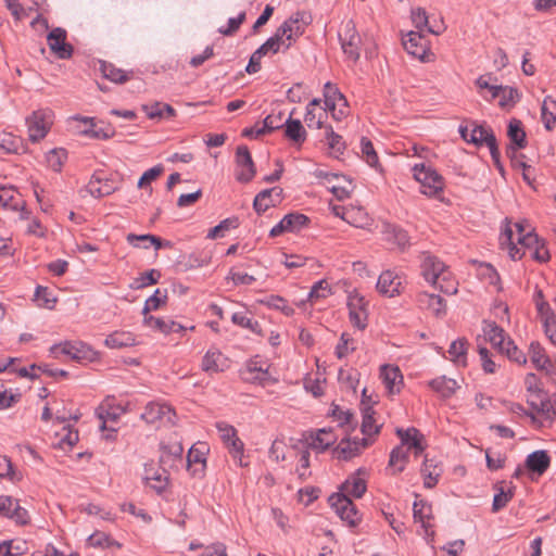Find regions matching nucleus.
Segmentation results:
<instances>
[{
  "instance_id": "1",
  "label": "nucleus",
  "mask_w": 556,
  "mask_h": 556,
  "mask_svg": "<svg viewBox=\"0 0 556 556\" xmlns=\"http://www.w3.org/2000/svg\"><path fill=\"white\" fill-rule=\"evenodd\" d=\"M505 222L506 226L500 236V244L503 250L508 251V255L511 260H520L526 251H529L531 257L539 263H546L549 260L551 255L543 239L539 238L534 232L529 231L526 237L519 239V248L514 241V232L509 226L508 219L506 218Z\"/></svg>"
},
{
  "instance_id": "2",
  "label": "nucleus",
  "mask_w": 556,
  "mask_h": 556,
  "mask_svg": "<svg viewBox=\"0 0 556 556\" xmlns=\"http://www.w3.org/2000/svg\"><path fill=\"white\" fill-rule=\"evenodd\" d=\"M420 269L421 276L428 283L438 288L443 293H456V287L450 281L451 273L437 256L430 253H422Z\"/></svg>"
},
{
  "instance_id": "3",
  "label": "nucleus",
  "mask_w": 556,
  "mask_h": 556,
  "mask_svg": "<svg viewBox=\"0 0 556 556\" xmlns=\"http://www.w3.org/2000/svg\"><path fill=\"white\" fill-rule=\"evenodd\" d=\"M311 22L312 16L308 13L296 11L277 28L273 37L277 38V42L286 51L304 34L305 27Z\"/></svg>"
},
{
  "instance_id": "4",
  "label": "nucleus",
  "mask_w": 556,
  "mask_h": 556,
  "mask_svg": "<svg viewBox=\"0 0 556 556\" xmlns=\"http://www.w3.org/2000/svg\"><path fill=\"white\" fill-rule=\"evenodd\" d=\"M414 178L420 184L421 193L427 197H437L443 191V177L430 165L424 162L413 166Z\"/></svg>"
},
{
  "instance_id": "5",
  "label": "nucleus",
  "mask_w": 556,
  "mask_h": 556,
  "mask_svg": "<svg viewBox=\"0 0 556 556\" xmlns=\"http://www.w3.org/2000/svg\"><path fill=\"white\" fill-rule=\"evenodd\" d=\"M216 429L219 433V437L223 443L228 448L235 460H238V464L243 467L248 466V463L243 462V442L237 437V430L233 426L225 422L218 421L216 422Z\"/></svg>"
},
{
  "instance_id": "6",
  "label": "nucleus",
  "mask_w": 556,
  "mask_h": 556,
  "mask_svg": "<svg viewBox=\"0 0 556 556\" xmlns=\"http://www.w3.org/2000/svg\"><path fill=\"white\" fill-rule=\"evenodd\" d=\"M53 123V113L51 110H38L26 119L28 126V136L33 142L43 139Z\"/></svg>"
},
{
  "instance_id": "7",
  "label": "nucleus",
  "mask_w": 556,
  "mask_h": 556,
  "mask_svg": "<svg viewBox=\"0 0 556 556\" xmlns=\"http://www.w3.org/2000/svg\"><path fill=\"white\" fill-rule=\"evenodd\" d=\"M175 412L172 407L165 403H149L144 412L141 414V418L149 425L156 428L166 425L175 424Z\"/></svg>"
},
{
  "instance_id": "8",
  "label": "nucleus",
  "mask_w": 556,
  "mask_h": 556,
  "mask_svg": "<svg viewBox=\"0 0 556 556\" xmlns=\"http://www.w3.org/2000/svg\"><path fill=\"white\" fill-rule=\"evenodd\" d=\"M329 504L336 514L350 527H356L361 521L356 506L345 494H332L329 497Z\"/></svg>"
},
{
  "instance_id": "9",
  "label": "nucleus",
  "mask_w": 556,
  "mask_h": 556,
  "mask_svg": "<svg viewBox=\"0 0 556 556\" xmlns=\"http://www.w3.org/2000/svg\"><path fill=\"white\" fill-rule=\"evenodd\" d=\"M51 353L54 355L64 354L79 363L94 361L97 353L90 346L83 342H64L51 346Z\"/></svg>"
},
{
  "instance_id": "10",
  "label": "nucleus",
  "mask_w": 556,
  "mask_h": 556,
  "mask_svg": "<svg viewBox=\"0 0 556 556\" xmlns=\"http://www.w3.org/2000/svg\"><path fill=\"white\" fill-rule=\"evenodd\" d=\"M341 47L344 54L354 63L361 55V36L357 34L353 22H348L343 31L339 34Z\"/></svg>"
},
{
  "instance_id": "11",
  "label": "nucleus",
  "mask_w": 556,
  "mask_h": 556,
  "mask_svg": "<svg viewBox=\"0 0 556 556\" xmlns=\"http://www.w3.org/2000/svg\"><path fill=\"white\" fill-rule=\"evenodd\" d=\"M255 165L247 146H239L236 150V179L249 182L255 176Z\"/></svg>"
},
{
  "instance_id": "12",
  "label": "nucleus",
  "mask_w": 556,
  "mask_h": 556,
  "mask_svg": "<svg viewBox=\"0 0 556 556\" xmlns=\"http://www.w3.org/2000/svg\"><path fill=\"white\" fill-rule=\"evenodd\" d=\"M403 288V277L396 271L387 269L382 271L377 281V290L380 294L393 298L400 295Z\"/></svg>"
},
{
  "instance_id": "13",
  "label": "nucleus",
  "mask_w": 556,
  "mask_h": 556,
  "mask_svg": "<svg viewBox=\"0 0 556 556\" xmlns=\"http://www.w3.org/2000/svg\"><path fill=\"white\" fill-rule=\"evenodd\" d=\"M396 434L401 440V444L406 450H413L415 456L424 453L427 444L424 434L415 427L407 429L397 428Z\"/></svg>"
},
{
  "instance_id": "14",
  "label": "nucleus",
  "mask_w": 556,
  "mask_h": 556,
  "mask_svg": "<svg viewBox=\"0 0 556 556\" xmlns=\"http://www.w3.org/2000/svg\"><path fill=\"white\" fill-rule=\"evenodd\" d=\"M85 190L93 198H103L115 192L117 186L103 172H96L86 185Z\"/></svg>"
},
{
  "instance_id": "15",
  "label": "nucleus",
  "mask_w": 556,
  "mask_h": 556,
  "mask_svg": "<svg viewBox=\"0 0 556 556\" xmlns=\"http://www.w3.org/2000/svg\"><path fill=\"white\" fill-rule=\"evenodd\" d=\"M0 208L21 212V218H28L29 213L25 208V202L21 194L12 187L0 188Z\"/></svg>"
},
{
  "instance_id": "16",
  "label": "nucleus",
  "mask_w": 556,
  "mask_h": 556,
  "mask_svg": "<svg viewBox=\"0 0 556 556\" xmlns=\"http://www.w3.org/2000/svg\"><path fill=\"white\" fill-rule=\"evenodd\" d=\"M48 45L50 50L58 55V58L66 60L73 54V47L66 42V30L56 27L53 28L48 37Z\"/></svg>"
},
{
  "instance_id": "17",
  "label": "nucleus",
  "mask_w": 556,
  "mask_h": 556,
  "mask_svg": "<svg viewBox=\"0 0 556 556\" xmlns=\"http://www.w3.org/2000/svg\"><path fill=\"white\" fill-rule=\"evenodd\" d=\"M365 305L366 303L363 296L358 294L349 296V318L351 324L359 330H364L367 327V311Z\"/></svg>"
},
{
  "instance_id": "18",
  "label": "nucleus",
  "mask_w": 556,
  "mask_h": 556,
  "mask_svg": "<svg viewBox=\"0 0 556 556\" xmlns=\"http://www.w3.org/2000/svg\"><path fill=\"white\" fill-rule=\"evenodd\" d=\"M281 49L277 42V38L269 37L261 47H258L250 56L249 63L245 67L247 73L255 74L261 70V60L269 52L277 53Z\"/></svg>"
},
{
  "instance_id": "19",
  "label": "nucleus",
  "mask_w": 556,
  "mask_h": 556,
  "mask_svg": "<svg viewBox=\"0 0 556 556\" xmlns=\"http://www.w3.org/2000/svg\"><path fill=\"white\" fill-rule=\"evenodd\" d=\"M371 443L372 441L369 438L341 440V442L336 447L334 453L337 454L338 458L346 460L358 455L362 450L366 448Z\"/></svg>"
},
{
  "instance_id": "20",
  "label": "nucleus",
  "mask_w": 556,
  "mask_h": 556,
  "mask_svg": "<svg viewBox=\"0 0 556 556\" xmlns=\"http://www.w3.org/2000/svg\"><path fill=\"white\" fill-rule=\"evenodd\" d=\"M281 199L282 189L280 187L265 189L256 194L253 202V207L258 214H261L264 213L269 207L279 204Z\"/></svg>"
},
{
  "instance_id": "21",
  "label": "nucleus",
  "mask_w": 556,
  "mask_h": 556,
  "mask_svg": "<svg viewBox=\"0 0 556 556\" xmlns=\"http://www.w3.org/2000/svg\"><path fill=\"white\" fill-rule=\"evenodd\" d=\"M229 367V359L217 349H210L202 359V369L205 372H219Z\"/></svg>"
},
{
  "instance_id": "22",
  "label": "nucleus",
  "mask_w": 556,
  "mask_h": 556,
  "mask_svg": "<svg viewBox=\"0 0 556 556\" xmlns=\"http://www.w3.org/2000/svg\"><path fill=\"white\" fill-rule=\"evenodd\" d=\"M416 301L420 308L428 309L435 316H442L445 314V302L438 294H432L422 291L417 294Z\"/></svg>"
},
{
  "instance_id": "23",
  "label": "nucleus",
  "mask_w": 556,
  "mask_h": 556,
  "mask_svg": "<svg viewBox=\"0 0 556 556\" xmlns=\"http://www.w3.org/2000/svg\"><path fill=\"white\" fill-rule=\"evenodd\" d=\"M143 324L144 326L157 330L164 334L168 333H177L185 331L187 328L180 325L177 321H174L172 319H165V318H157L152 315H147L143 317Z\"/></svg>"
},
{
  "instance_id": "24",
  "label": "nucleus",
  "mask_w": 556,
  "mask_h": 556,
  "mask_svg": "<svg viewBox=\"0 0 556 556\" xmlns=\"http://www.w3.org/2000/svg\"><path fill=\"white\" fill-rule=\"evenodd\" d=\"M551 465V457L544 450H539L530 453L526 458V468L539 476H542Z\"/></svg>"
},
{
  "instance_id": "25",
  "label": "nucleus",
  "mask_w": 556,
  "mask_h": 556,
  "mask_svg": "<svg viewBox=\"0 0 556 556\" xmlns=\"http://www.w3.org/2000/svg\"><path fill=\"white\" fill-rule=\"evenodd\" d=\"M482 330L485 340L489 341L494 349H503L508 338L502 327H500L495 321L484 320Z\"/></svg>"
},
{
  "instance_id": "26",
  "label": "nucleus",
  "mask_w": 556,
  "mask_h": 556,
  "mask_svg": "<svg viewBox=\"0 0 556 556\" xmlns=\"http://www.w3.org/2000/svg\"><path fill=\"white\" fill-rule=\"evenodd\" d=\"M404 49L412 55L424 60L427 51V43L424 36L418 31H409L403 39Z\"/></svg>"
},
{
  "instance_id": "27",
  "label": "nucleus",
  "mask_w": 556,
  "mask_h": 556,
  "mask_svg": "<svg viewBox=\"0 0 556 556\" xmlns=\"http://www.w3.org/2000/svg\"><path fill=\"white\" fill-rule=\"evenodd\" d=\"M488 100H494L498 98V104L502 108H510L519 100V93L517 89L511 87H494L491 88V97L483 94Z\"/></svg>"
},
{
  "instance_id": "28",
  "label": "nucleus",
  "mask_w": 556,
  "mask_h": 556,
  "mask_svg": "<svg viewBox=\"0 0 556 556\" xmlns=\"http://www.w3.org/2000/svg\"><path fill=\"white\" fill-rule=\"evenodd\" d=\"M469 142L475 143L476 146L485 144L489 150L497 146L493 130L490 127H485L483 125L473 126V128L470 130Z\"/></svg>"
},
{
  "instance_id": "29",
  "label": "nucleus",
  "mask_w": 556,
  "mask_h": 556,
  "mask_svg": "<svg viewBox=\"0 0 556 556\" xmlns=\"http://www.w3.org/2000/svg\"><path fill=\"white\" fill-rule=\"evenodd\" d=\"M285 137L295 144H302L306 140V130L300 119L289 116L285 121Z\"/></svg>"
},
{
  "instance_id": "30",
  "label": "nucleus",
  "mask_w": 556,
  "mask_h": 556,
  "mask_svg": "<svg viewBox=\"0 0 556 556\" xmlns=\"http://www.w3.org/2000/svg\"><path fill=\"white\" fill-rule=\"evenodd\" d=\"M525 383L527 391L530 393L528 403L540 414L541 401H548L549 399H546L545 393L539 388L538 378L534 374H528Z\"/></svg>"
},
{
  "instance_id": "31",
  "label": "nucleus",
  "mask_w": 556,
  "mask_h": 556,
  "mask_svg": "<svg viewBox=\"0 0 556 556\" xmlns=\"http://www.w3.org/2000/svg\"><path fill=\"white\" fill-rule=\"evenodd\" d=\"M311 446L319 452L326 451L338 440L337 435L330 428H323L317 430L314 434L311 435Z\"/></svg>"
},
{
  "instance_id": "32",
  "label": "nucleus",
  "mask_w": 556,
  "mask_h": 556,
  "mask_svg": "<svg viewBox=\"0 0 556 556\" xmlns=\"http://www.w3.org/2000/svg\"><path fill=\"white\" fill-rule=\"evenodd\" d=\"M429 387L441 397H451L458 388L456 380L441 376L429 381Z\"/></svg>"
},
{
  "instance_id": "33",
  "label": "nucleus",
  "mask_w": 556,
  "mask_h": 556,
  "mask_svg": "<svg viewBox=\"0 0 556 556\" xmlns=\"http://www.w3.org/2000/svg\"><path fill=\"white\" fill-rule=\"evenodd\" d=\"M104 344L110 349L129 348L136 344V338L128 331H114L105 338Z\"/></svg>"
},
{
  "instance_id": "34",
  "label": "nucleus",
  "mask_w": 556,
  "mask_h": 556,
  "mask_svg": "<svg viewBox=\"0 0 556 556\" xmlns=\"http://www.w3.org/2000/svg\"><path fill=\"white\" fill-rule=\"evenodd\" d=\"M381 378L386 388L391 392H399L400 384L402 383L403 376L399 369V367L384 365L381 368Z\"/></svg>"
},
{
  "instance_id": "35",
  "label": "nucleus",
  "mask_w": 556,
  "mask_h": 556,
  "mask_svg": "<svg viewBox=\"0 0 556 556\" xmlns=\"http://www.w3.org/2000/svg\"><path fill=\"white\" fill-rule=\"evenodd\" d=\"M384 235L389 242L397 245L401 250H405L410 244L407 231L395 225H386Z\"/></svg>"
},
{
  "instance_id": "36",
  "label": "nucleus",
  "mask_w": 556,
  "mask_h": 556,
  "mask_svg": "<svg viewBox=\"0 0 556 556\" xmlns=\"http://www.w3.org/2000/svg\"><path fill=\"white\" fill-rule=\"evenodd\" d=\"M420 472L424 477L425 488L432 489L438 483V479L442 473V469L437 464H434L432 459H428L426 457Z\"/></svg>"
},
{
  "instance_id": "37",
  "label": "nucleus",
  "mask_w": 556,
  "mask_h": 556,
  "mask_svg": "<svg viewBox=\"0 0 556 556\" xmlns=\"http://www.w3.org/2000/svg\"><path fill=\"white\" fill-rule=\"evenodd\" d=\"M529 356L534 367L539 370L547 369L551 365V361L545 354L544 348L538 341H532L530 343Z\"/></svg>"
},
{
  "instance_id": "38",
  "label": "nucleus",
  "mask_w": 556,
  "mask_h": 556,
  "mask_svg": "<svg viewBox=\"0 0 556 556\" xmlns=\"http://www.w3.org/2000/svg\"><path fill=\"white\" fill-rule=\"evenodd\" d=\"M507 135L510 141L515 144V149H523L527 146L526 132L519 119L513 118L508 124Z\"/></svg>"
},
{
  "instance_id": "39",
  "label": "nucleus",
  "mask_w": 556,
  "mask_h": 556,
  "mask_svg": "<svg viewBox=\"0 0 556 556\" xmlns=\"http://www.w3.org/2000/svg\"><path fill=\"white\" fill-rule=\"evenodd\" d=\"M366 481L357 476H352L342 484L343 494L359 498L366 492Z\"/></svg>"
},
{
  "instance_id": "40",
  "label": "nucleus",
  "mask_w": 556,
  "mask_h": 556,
  "mask_svg": "<svg viewBox=\"0 0 556 556\" xmlns=\"http://www.w3.org/2000/svg\"><path fill=\"white\" fill-rule=\"evenodd\" d=\"M448 358L457 365H466L467 341L465 339H457L453 341L448 349Z\"/></svg>"
},
{
  "instance_id": "41",
  "label": "nucleus",
  "mask_w": 556,
  "mask_h": 556,
  "mask_svg": "<svg viewBox=\"0 0 556 556\" xmlns=\"http://www.w3.org/2000/svg\"><path fill=\"white\" fill-rule=\"evenodd\" d=\"M408 452L403 445H397L391 451L389 466L394 467V473H400L405 469Z\"/></svg>"
},
{
  "instance_id": "42",
  "label": "nucleus",
  "mask_w": 556,
  "mask_h": 556,
  "mask_svg": "<svg viewBox=\"0 0 556 556\" xmlns=\"http://www.w3.org/2000/svg\"><path fill=\"white\" fill-rule=\"evenodd\" d=\"M498 352L506 355L509 361L515 362L518 365L527 363L526 354L519 350L515 342L509 338L505 342L503 349H500Z\"/></svg>"
},
{
  "instance_id": "43",
  "label": "nucleus",
  "mask_w": 556,
  "mask_h": 556,
  "mask_svg": "<svg viewBox=\"0 0 556 556\" xmlns=\"http://www.w3.org/2000/svg\"><path fill=\"white\" fill-rule=\"evenodd\" d=\"M205 446L201 445H193L190 447L188 455H187V465L188 467H191L192 465H200L201 468L194 469V473L198 471H203L205 468L206 457H205Z\"/></svg>"
},
{
  "instance_id": "44",
  "label": "nucleus",
  "mask_w": 556,
  "mask_h": 556,
  "mask_svg": "<svg viewBox=\"0 0 556 556\" xmlns=\"http://www.w3.org/2000/svg\"><path fill=\"white\" fill-rule=\"evenodd\" d=\"M100 71L104 78L116 83L123 84L128 80V75L121 68H116L113 64L102 62L100 65Z\"/></svg>"
},
{
  "instance_id": "45",
  "label": "nucleus",
  "mask_w": 556,
  "mask_h": 556,
  "mask_svg": "<svg viewBox=\"0 0 556 556\" xmlns=\"http://www.w3.org/2000/svg\"><path fill=\"white\" fill-rule=\"evenodd\" d=\"M345 97L330 83L325 84V110L334 111L338 102H343L345 105Z\"/></svg>"
},
{
  "instance_id": "46",
  "label": "nucleus",
  "mask_w": 556,
  "mask_h": 556,
  "mask_svg": "<svg viewBox=\"0 0 556 556\" xmlns=\"http://www.w3.org/2000/svg\"><path fill=\"white\" fill-rule=\"evenodd\" d=\"M326 140L331 153L334 156H339L345 149V143L340 135L333 131L331 126H326Z\"/></svg>"
},
{
  "instance_id": "47",
  "label": "nucleus",
  "mask_w": 556,
  "mask_h": 556,
  "mask_svg": "<svg viewBox=\"0 0 556 556\" xmlns=\"http://www.w3.org/2000/svg\"><path fill=\"white\" fill-rule=\"evenodd\" d=\"M380 431V426L376 425L374 419V410L368 407L363 412V422H362V432L366 437H371L378 434Z\"/></svg>"
},
{
  "instance_id": "48",
  "label": "nucleus",
  "mask_w": 556,
  "mask_h": 556,
  "mask_svg": "<svg viewBox=\"0 0 556 556\" xmlns=\"http://www.w3.org/2000/svg\"><path fill=\"white\" fill-rule=\"evenodd\" d=\"M76 119H80L87 127L80 130L87 137L93 139H108L111 135L104 131L102 128H97L93 124V118L91 117H76Z\"/></svg>"
},
{
  "instance_id": "49",
  "label": "nucleus",
  "mask_w": 556,
  "mask_h": 556,
  "mask_svg": "<svg viewBox=\"0 0 556 556\" xmlns=\"http://www.w3.org/2000/svg\"><path fill=\"white\" fill-rule=\"evenodd\" d=\"M184 447L180 443H173L162 447L161 463L163 465L169 464L176 459H181Z\"/></svg>"
},
{
  "instance_id": "50",
  "label": "nucleus",
  "mask_w": 556,
  "mask_h": 556,
  "mask_svg": "<svg viewBox=\"0 0 556 556\" xmlns=\"http://www.w3.org/2000/svg\"><path fill=\"white\" fill-rule=\"evenodd\" d=\"M495 489L497 492L495 493L492 503V510L494 513L503 509L514 497L513 489H508L507 491H505L503 486H495Z\"/></svg>"
},
{
  "instance_id": "51",
  "label": "nucleus",
  "mask_w": 556,
  "mask_h": 556,
  "mask_svg": "<svg viewBox=\"0 0 556 556\" xmlns=\"http://www.w3.org/2000/svg\"><path fill=\"white\" fill-rule=\"evenodd\" d=\"M288 232H294L301 230L309 222L308 217L301 213H290L285 217Z\"/></svg>"
},
{
  "instance_id": "52",
  "label": "nucleus",
  "mask_w": 556,
  "mask_h": 556,
  "mask_svg": "<svg viewBox=\"0 0 556 556\" xmlns=\"http://www.w3.org/2000/svg\"><path fill=\"white\" fill-rule=\"evenodd\" d=\"M361 150L363 159L369 166L377 167L379 165L378 155L374 149V146L371 141L366 137L361 139Z\"/></svg>"
},
{
  "instance_id": "53",
  "label": "nucleus",
  "mask_w": 556,
  "mask_h": 556,
  "mask_svg": "<svg viewBox=\"0 0 556 556\" xmlns=\"http://www.w3.org/2000/svg\"><path fill=\"white\" fill-rule=\"evenodd\" d=\"M327 116V111L323 109L317 113V110L306 109L304 122L308 128L320 129L324 127V117Z\"/></svg>"
},
{
  "instance_id": "54",
  "label": "nucleus",
  "mask_w": 556,
  "mask_h": 556,
  "mask_svg": "<svg viewBox=\"0 0 556 556\" xmlns=\"http://www.w3.org/2000/svg\"><path fill=\"white\" fill-rule=\"evenodd\" d=\"M231 320L235 325H238L242 328L250 329L254 333L261 334V332H262L260 323L249 318L243 313H233L231 316Z\"/></svg>"
},
{
  "instance_id": "55",
  "label": "nucleus",
  "mask_w": 556,
  "mask_h": 556,
  "mask_svg": "<svg viewBox=\"0 0 556 556\" xmlns=\"http://www.w3.org/2000/svg\"><path fill=\"white\" fill-rule=\"evenodd\" d=\"M122 410L119 408L113 409L109 408V404L103 403L97 408V416L100 420H102V425L100 426V429L104 430L106 428V422L112 420L115 421Z\"/></svg>"
},
{
  "instance_id": "56",
  "label": "nucleus",
  "mask_w": 556,
  "mask_h": 556,
  "mask_svg": "<svg viewBox=\"0 0 556 556\" xmlns=\"http://www.w3.org/2000/svg\"><path fill=\"white\" fill-rule=\"evenodd\" d=\"M355 350L356 346L353 338L348 332H343L336 348V355L338 358H343Z\"/></svg>"
},
{
  "instance_id": "57",
  "label": "nucleus",
  "mask_w": 556,
  "mask_h": 556,
  "mask_svg": "<svg viewBox=\"0 0 556 556\" xmlns=\"http://www.w3.org/2000/svg\"><path fill=\"white\" fill-rule=\"evenodd\" d=\"M237 226V218H226L222 220L217 226L211 228L207 232L206 238L212 240L222 238L225 236V231L229 230L230 228H236Z\"/></svg>"
},
{
  "instance_id": "58",
  "label": "nucleus",
  "mask_w": 556,
  "mask_h": 556,
  "mask_svg": "<svg viewBox=\"0 0 556 556\" xmlns=\"http://www.w3.org/2000/svg\"><path fill=\"white\" fill-rule=\"evenodd\" d=\"M66 156L67 153L64 149L51 150L47 155L48 166L54 172H60L66 160Z\"/></svg>"
},
{
  "instance_id": "59",
  "label": "nucleus",
  "mask_w": 556,
  "mask_h": 556,
  "mask_svg": "<svg viewBox=\"0 0 556 556\" xmlns=\"http://www.w3.org/2000/svg\"><path fill=\"white\" fill-rule=\"evenodd\" d=\"M166 300V292L156 289L154 293L146 300L142 314L143 316L149 315L150 311L157 309L162 303Z\"/></svg>"
},
{
  "instance_id": "60",
  "label": "nucleus",
  "mask_w": 556,
  "mask_h": 556,
  "mask_svg": "<svg viewBox=\"0 0 556 556\" xmlns=\"http://www.w3.org/2000/svg\"><path fill=\"white\" fill-rule=\"evenodd\" d=\"M329 294H331L330 286L323 279L314 283L308 293V300L314 302L315 300L327 298Z\"/></svg>"
},
{
  "instance_id": "61",
  "label": "nucleus",
  "mask_w": 556,
  "mask_h": 556,
  "mask_svg": "<svg viewBox=\"0 0 556 556\" xmlns=\"http://www.w3.org/2000/svg\"><path fill=\"white\" fill-rule=\"evenodd\" d=\"M264 303L270 308L281 311L286 316H291L294 313V309L279 295H270Z\"/></svg>"
},
{
  "instance_id": "62",
  "label": "nucleus",
  "mask_w": 556,
  "mask_h": 556,
  "mask_svg": "<svg viewBox=\"0 0 556 556\" xmlns=\"http://www.w3.org/2000/svg\"><path fill=\"white\" fill-rule=\"evenodd\" d=\"M160 278V273L155 269H151L149 271L143 273L139 278H137L131 285V288L141 289L157 282Z\"/></svg>"
},
{
  "instance_id": "63",
  "label": "nucleus",
  "mask_w": 556,
  "mask_h": 556,
  "mask_svg": "<svg viewBox=\"0 0 556 556\" xmlns=\"http://www.w3.org/2000/svg\"><path fill=\"white\" fill-rule=\"evenodd\" d=\"M540 414L552 421L556 416V393L548 401H541Z\"/></svg>"
},
{
  "instance_id": "64",
  "label": "nucleus",
  "mask_w": 556,
  "mask_h": 556,
  "mask_svg": "<svg viewBox=\"0 0 556 556\" xmlns=\"http://www.w3.org/2000/svg\"><path fill=\"white\" fill-rule=\"evenodd\" d=\"M544 329L551 343L556 346V316L554 313L547 314L544 319Z\"/></svg>"
}]
</instances>
